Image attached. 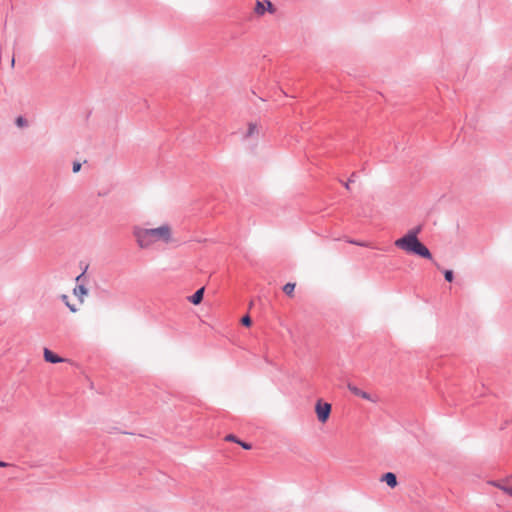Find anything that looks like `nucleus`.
Here are the masks:
<instances>
[{"label":"nucleus","mask_w":512,"mask_h":512,"mask_svg":"<svg viewBox=\"0 0 512 512\" xmlns=\"http://www.w3.org/2000/svg\"><path fill=\"white\" fill-rule=\"evenodd\" d=\"M133 235L140 248H148L155 243L169 244L174 241L173 231L169 224H163L157 228L134 227Z\"/></svg>","instance_id":"obj_1"},{"label":"nucleus","mask_w":512,"mask_h":512,"mask_svg":"<svg viewBox=\"0 0 512 512\" xmlns=\"http://www.w3.org/2000/svg\"><path fill=\"white\" fill-rule=\"evenodd\" d=\"M421 227L418 226L409 230L404 236L397 239L394 245L408 254H413L425 259H431L432 255L429 249L419 240L418 234Z\"/></svg>","instance_id":"obj_2"},{"label":"nucleus","mask_w":512,"mask_h":512,"mask_svg":"<svg viewBox=\"0 0 512 512\" xmlns=\"http://www.w3.org/2000/svg\"><path fill=\"white\" fill-rule=\"evenodd\" d=\"M331 404L318 399L315 404V413L320 423L324 424L328 421L331 414Z\"/></svg>","instance_id":"obj_3"},{"label":"nucleus","mask_w":512,"mask_h":512,"mask_svg":"<svg viewBox=\"0 0 512 512\" xmlns=\"http://www.w3.org/2000/svg\"><path fill=\"white\" fill-rule=\"evenodd\" d=\"M487 485L498 488L505 494L512 497V475L500 480H490L487 482Z\"/></svg>","instance_id":"obj_4"},{"label":"nucleus","mask_w":512,"mask_h":512,"mask_svg":"<svg viewBox=\"0 0 512 512\" xmlns=\"http://www.w3.org/2000/svg\"><path fill=\"white\" fill-rule=\"evenodd\" d=\"M348 389L349 391L354 394L355 396H358L362 399H365L367 401H371V402H376V399L373 398L369 393L361 390L360 388H358L357 386L353 385V384H348Z\"/></svg>","instance_id":"obj_5"},{"label":"nucleus","mask_w":512,"mask_h":512,"mask_svg":"<svg viewBox=\"0 0 512 512\" xmlns=\"http://www.w3.org/2000/svg\"><path fill=\"white\" fill-rule=\"evenodd\" d=\"M43 357H44V360L46 362H49V363H53V364H56V363H62L65 361V359L59 357L58 355H56L55 353H53L50 349L48 348H44L43 350Z\"/></svg>","instance_id":"obj_6"},{"label":"nucleus","mask_w":512,"mask_h":512,"mask_svg":"<svg viewBox=\"0 0 512 512\" xmlns=\"http://www.w3.org/2000/svg\"><path fill=\"white\" fill-rule=\"evenodd\" d=\"M270 11L271 13L274 12L273 5L270 1H266L265 3L258 1L256 3L255 12L259 15L264 14L265 10Z\"/></svg>","instance_id":"obj_7"},{"label":"nucleus","mask_w":512,"mask_h":512,"mask_svg":"<svg viewBox=\"0 0 512 512\" xmlns=\"http://www.w3.org/2000/svg\"><path fill=\"white\" fill-rule=\"evenodd\" d=\"M381 481L385 482L391 488H394L397 486L396 475L392 472L385 473L382 476Z\"/></svg>","instance_id":"obj_8"},{"label":"nucleus","mask_w":512,"mask_h":512,"mask_svg":"<svg viewBox=\"0 0 512 512\" xmlns=\"http://www.w3.org/2000/svg\"><path fill=\"white\" fill-rule=\"evenodd\" d=\"M204 296V287L198 289L190 298L189 301L193 303L194 305H199Z\"/></svg>","instance_id":"obj_9"},{"label":"nucleus","mask_w":512,"mask_h":512,"mask_svg":"<svg viewBox=\"0 0 512 512\" xmlns=\"http://www.w3.org/2000/svg\"><path fill=\"white\" fill-rule=\"evenodd\" d=\"M73 293L76 297L79 298L80 303L82 304L84 302V297L87 295L88 291L84 286L79 285L74 288Z\"/></svg>","instance_id":"obj_10"},{"label":"nucleus","mask_w":512,"mask_h":512,"mask_svg":"<svg viewBox=\"0 0 512 512\" xmlns=\"http://www.w3.org/2000/svg\"><path fill=\"white\" fill-rule=\"evenodd\" d=\"M258 134V127L255 123H249L246 133L244 134L245 138H249Z\"/></svg>","instance_id":"obj_11"},{"label":"nucleus","mask_w":512,"mask_h":512,"mask_svg":"<svg viewBox=\"0 0 512 512\" xmlns=\"http://www.w3.org/2000/svg\"><path fill=\"white\" fill-rule=\"evenodd\" d=\"M61 299H62V301L65 303V305L69 308V310H70L72 313H76V312L78 311V308H77L75 305H73V304H71V303H70L69 298H68V296H67V295L63 294V295L61 296Z\"/></svg>","instance_id":"obj_12"},{"label":"nucleus","mask_w":512,"mask_h":512,"mask_svg":"<svg viewBox=\"0 0 512 512\" xmlns=\"http://www.w3.org/2000/svg\"><path fill=\"white\" fill-rule=\"evenodd\" d=\"M294 289H295V283H287V284L283 287V291H284L287 295H289V296H292V295H293Z\"/></svg>","instance_id":"obj_13"},{"label":"nucleus","mask_w":512,"mask_h":512,"mask_svg":"<svg viewBox=\"0 0 512 512\" xmlns=\"http://www.w3.org/2000/svg\"><path fill=\"white\" fill-rule=\"evenodd\" d=\"M241 323H242V325L249 327L252 324V320L248 315H245L244 317H242Z\"/></svg>","instance_id":"obj_14"},{"label":"nucleus","mask_w":512,"mask_h":512,"mask_svg":"<svg viewBox=\"0 0 512 512\" xmlns=\"http://www.w3.org/2000/svg\"><path fill=\"white\" fill-rule=\"evenodd\" d=\"M16 125H17L18 127H24V126H26V125H27V121H26L22 116H19V117H17V119H16Z\"/></svg>","instance_id":"obj_15"},{"label":"nucleus","mask_w":512,"mask_h":512,"mask_svg":"<svg viewBox=\"0 0 512 512\" xmlns=\"http://www.w3.org/2000/svg\"><path fill=\"white\" fill-rule=\"evenodd\" d=\"M444 277L445 279L448 281V282H452L453 281V272L451 270H447L445 271L444 273Z\"/></svg>","instance_id":"obj_16"},{"label":"nucleus","mask_w":512,"mask_h":512,"mask_svg":"<svg viewBox=\"0 0 512 512\" xmlns=\"http://www.w3.org/2000/svg\"><path fill=\"white\" fill-rule=\"evenodd\" d=\"M225 440H226V441H230V442H236V443H238V442L240 441V440H238L234 435H231V434H230V435H227V436L225 437Z\"/></svg>","instance_id":"obj_17"},{"label":"nucleus","mask_w":512,"mask_h":512,"mask_svg":"<svg viewBox=\"0 0 512 512\" xmlns=\"http://www.w3.org/2000/svg\"><path fill=\"white\" fill-rule=\"evenodd\" d=\"M80 169H81V164H80V163H78V162H75V163L73 164V172H74V173H77V172H79V171H80Z\"/></svg>","instance_id":"obj_18"},{"label":"nucleus","mask_w":512,"mask_h":512,"mask_svg":"<svg viewBox=\"0 0 512 512\" xmlns=\"http://www.w3.org/2000/svg\"><path fill=\"white\" fill-rule=\"evenodd\" d=\"M238 444L241 445L244 449H247V450L251 449V445L248 443L239 441Z\"/></svg>","instance_id":"obj_19"},{"label":"nucleus","mask_w":512,"mask_h":512,"mask_svg":"<svg viewBox=\"0 0 512 512\" xmlns=\"http://www.w3.org/2000/svg\"><path fill=\"white\" fill-rule=\"evenodd\" d=\"M9 466H11V464L3 462V461H0V467L1 468H5V467H9Z\"/></svg>","instance_id":"obj_20"},{"label":"nucleus","mask_w":512,"mask_h":512,"mask_svg":"<svg viewBox=\"0 0 512 512\" xmlns=\"http://www.w3.org/2000/svg\"><path fill=\"white\" fill-rule=\"evenodd\" d=\"M351 243H353V241H351ZM354 244H356V242H354ZM357 245L365 246L363 243H357Z\"/></svg>","instance_id":"obj_21"}]
</instances>
